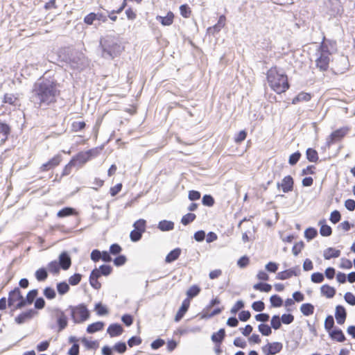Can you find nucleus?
<instances>
[{"label": "nucleus", "instance_id": "59", "mask_svg": "<svg viewBox=\"0 0 355 355\" xmlns=\"http://www.w3.org/2000/svg\"><path fill=\"white\" fill-rule=\"evenodd\" d=\"M252 308L255 311L261 312L264 310L265 304L262 301H256L252 303Z\"/></svg>", "mask_w": 355, "mask_h": 355}, {"label": "nucleus", "instance_id": "58", "mask_svg": "<svg viewBox=\"0 0 355 355\" xmlns=\"http://www.w3.org/2000/svg\"><path fill=\"white\" fill-rule=\"evenodd\" d=\"M121 250V247L117 243L112 244L110 247V253L112 255L119 254Z\"/></svg>", "mask_w": 355, "mask_h": 355}, {"label": "nucleus", "instance_id": "2", "mask_svg": "<svg viewBox=\"0 0 355 355\" xmlns=\"http://www.w3.org/2000/svg\"><path fill=\"white\" fill-rule=\"evenodd\" d=\"M267 80L271 89L277 94L285 92L289 88L288 77L282 69L270 68L267 72Z\"/></svg>", "mask_w": 355, "mask_h": 355}, {"label": "nucleus", "instance_id": "46", "mask_svg": "<svg viewBox=\"0 0 355 355\" xmlns=\"http://www.w3.org/2000/svg\"><path fill=\"white\" fill-rule=\"evenodd\" d=\"M334 326V320L332 315H328L324 321V328L329 333Z\"/></svg>", "mask_w": 355, "mask_h": 355}, {"label": "nucleus", "instance_id": "60", "mask_svg": "<svg viewBox=\"0 0 355 355\" xmlns=\"http://www.w3.org/2000/svg\"><path fill=\"white\" fill-rule=\"evenodd\" d=\"M180 14L184 17H189L191 14L190 8L187 4H183L180 7Z\"/></svg>", "mask_w": 355, "mask_h": 355}, {"label": "nucleus", "instance_id": "37", "mask_svg": "<svg viewBox=\"0 0 355 355\" xmlns=\"http://www.w3.org/2000/svg\"><path fill=\"white\" fill-rule=\"evenodd\" d=\"M69 290V286L65 282L57 284V291L61 295L66 294Z\"/></svg>", "mask_w": 355, "mask_h": 355}, {"label": "nucleus", "instance_id": "33", "mask_svg": "<svg viewBox=\"0 0 355 355\" xmlns=\"http://www.w3.org/2000/svg\"><path fill=\"white\" fill-rule=\"evenodd\" d=\"M35 275L37 281L43 282L47 278L48 272L46 268H41L36 270Z\"/></svg>", "mask_w": 355, "mask_h": 355}, {"label": "nucleus", "instance_id": "49", "mask_svg": "<svg viewBox=\"0 0 355 355\" xmlns=\"http://www.w3.org/2000/svg\"><path fill=\"white\" fill-rule=\"evenodd\" d=\"M113 349L120 354H123L127 350V346L125 343L119 342L114 345Z\"/></svg>", "mask_w": 355, "mask_h": 355}, {"label": "nucleus", "instance_id": "44", "mask_svg": "<svg viewBox=\"0 0 355 355\" xmlns=\"http://www.w3.org/2000/svg\"><path fill=\"white\" fill-rule=\"evenodd\" d=\"M196 216L194 214L189 213L182 216L181 223L184 225H187L190 223L193 222L196 219Z\"/></svg>", "mask_w": 355, "mask_h": 355}, {"label": "nucleus", "instance_id": "3", "mask_svg": "<svg viewBox=\"0 0 355 355\" xmlns=\"http://www.w3.org/2000/svg\"><path fill=\"white\" fill-rule=\"evenodd\" d=\"M100 47L101 49V56L105 59L110 60L119 55L123 49L117 40L112 35L101 38L100 40Z\"/></svg>", "mask_w": 355, "mask_h": 355}, {"label": "nucleus", "instance_id": "63", "mask_svg": "<svg viewBox=\"0 0 355 355\" xmlns=\"http://www.w3.org/2000/svg\"><path fill=\"white\" fill-rule=\"evenodd\" d=\"M72 130L74 132L82 130L85 127V123L84 121H74L72 123Z\"/></svg>", "mask_w": 355, "mask_h": 355}, {"label": "nucleus", "instance_id": "28", "mask_svg": "<svg viewBox=\"0 0 355 355\" xmlns=\"http://www.w3.org/2000/svg\"><path fill=\"white\" fill-rule=\"evenodd\" d=\"M104 327L103 322H96L88 325L87 332L89 334H94L96 331H101Z\"/></svg>", "mask_w": 355, "mask_h": 355}, {"label": "nucleus", "instance_id": "27", "mask_svg": "<svg viewBox=\"0 0 355 355\" xmlns=\"http://www.w3.org/2000/svg\"><path fill=\"white\" fill-rule=\"evenodd\" d=\"M225 336V331L224 329H220L211 336V340L218 344H220Z\"/></svg>", "mask_w": 355, "mask_h": 355}, {"label": "nucleus", "instance_id": "51", "mask_svg": "<svg viewBox=\"0 0 355 355\" xmlns=\"http://www.w3.org/2000/svg\"><path fill=\"white\" fill-rule=\"evenodd\" d=\"M202 202L205 206L211 207L214 204V199L211 195L206 194L202 197Z\"/></svg>", "mask_w": 355, "mask_h": 355}, {"label": "nucleus", "instance_id": "20", "mask_svg": "<svg viewBox=\"0 0 355 355\" xmlns=\"http://www.w3.org/2000/svg\"><path fill=\"white\" fill-rule=\"evenodd\" d=\"M10 128L6 123L0 122V144H3L8 139L10 135Z\"/></svg>", "mask_w": 355, "mask_h": 355}, {"label": "nucleus", "instance_id": "42", "mask_svg": "<svg viewBox=\"0 0 355 355\" xmlns=\"http://www.w3.org/2000/svg\"><path fill=\"white\" fill-rule=\"evenodd\" d=\"M259 331L263 336H270L272 333L271 327L266 324H261L258 326Z\"/></svg>", "mask_w": 355, "mask_h": 355}, {"label": "nucleus", "instance_id": "23", "mask_svg": "<svg viewBox=\"0 0 355 355\" xmlns=\"http://www.w3.org/2000/svg\"><path fill=\"white\" fill-rule=\"evenodd\" d=\"M340 255V250H336L334 248H328L324 251V258L329 260L331 258H336Z\"/></svg>", "mask_w": 355, "mask_h": 355}, {"label": "nucleus", "instance_id": "43", "mask_svg": "<svg viewBox=\"0 0 355 355\" xmlns=\"http://www.w3.org/2000/svg\"><path fill=\"white\" fill-rule=\"evenodd\" d=\"M143 233L144 232L140 230L134 229L133 230L131 231L130 234L131 241L133 242L139 241L141 239Z\"/></svg>", "mask_w": 355, "mask_h": 355}, {"label": "nucleus", "instance_id": "26", "mask_svg": "<svg viewBox=\"0 0 355 355\" xmlns=\"http://www.w3.org/2000/svg\"><path fill=\"white\" fill-rule=\"evenodd\" d=\"M320 233L322 236H329L332 233L331 227L325 223V220H320Z\"/></svg>", "mask_w": 355, "mask_h": 355}, {"label": "nucleus", "instance_id": "4", "mask_svg": "<svg viewBox=\"0 0 355 355\" xmlns=\"http://www.w3.org/2000/svg\"><path fill=\"white\" fill-rule=\"evenodd\" d=\"M315 60L316 67L320 71H326L329 69V62L331 60V55L326 44L322 42L315 53Z\"/></svg>", "mask_w": 355, "mask_h": 355}, {"label": "nucleus", "instance_id": "62", "mask_svg": "<svg viewBox=\"0 0 355 355\" xmlns=\"http://www.w3.org/2000/svg\"><path fill=\"white\" fill-rule=\"evenodd\" d=\"M98 270L102 275L107 276L111 273L112 268L110 265H102Z\"/></svg>", "mask_w": 355, "mask_h": 355}, {"label": "nucleus", "instance_id": "35", "mask_svg": "<svg viewBox=\"0 0 355 355\" xmlns=\"http://www.w3.org/2000/svg\"><path fill=\"white\" fill-rule=\"evenodd\" d=\"M47 268L51 273L55 275L59 273L61 268L57 261H52L48 264Z\"/></svg>", "mask_w": 355, "mask_h": 355}, {"label": "nucleus", "instance_id": "48", "mask_svg": "<svg viewBox=\"0 0 355 355\" xmlns=\"http://www.w3.org/2000/svg\"><path fill=\"white\" fill-rule=\"evenodd\" d=\"M146 222L144 219H139L135 222L133 227L135 229L144 232L146 230Z\"/></svg>", "mask_w": 355, "mask_h": 355}, {"label": "nucleus", "instance_id": "12", "mask_svg": "<svg viewBox=\"0 0 355 355\" xmlns=\"http://www.w3.org/2000/svg\"><path fill=\"white\" fill-rule=\"evenodd\" d=\"M23 300V296L19 288H15L9 292L8 298V306H13L16 302H21Z\"/></svg>", "mask_w": 355, "mask_h": 355}, {"label": "nucleus", "instance_id": "61", "mask_svg": "<svg viewBox=\"0 0 355 355\" xmlns=\"http://www.w3.org/2000/svg\"><path fill=\"white\" fill-rule=\"evenodd\" d=\"M344 299L349 304L352 306L355 305V296L350 292H347L344 295Z\"/></svg>", "mask_w": 355, "mask_h": 355}, {"label": "nucleus", "instance_id": "25", "mask_svg": "<svg viewBox=\"0 0 355 355\" xmlns=\"http://www.w3.org/2000/svg\"><path fill=\"white\" fill-rule=\"evenodd\" d=\"M321 293L327 298H332L336 294V289L327 284H324L320 288Z\"/></svg>", "mask_w": 355, "mask_h": 355}, {"label": "nucleus", "instance_id": "36", "mask_svg": "<svg viewBox=\"0 0 355 355\" xmlns=\"http://www.w3.org/2000/svg\"><path fill=\"white\" fill-rule=\"evenodd\" d=\"M253 288L262 292H269L272 289L271 285L266 283H257L253 286Z\"/></svg>", "mask_w": 355, "mask_h": 355}, {"label": "nucleus", "instance_id": "18", "mask_svg": "<svg viewBox=\"0 0 355 355\" xmlns=\"http://www.w3.org/2000/svg\"><path fill=\"white\" fill-rule=\"evenodd\" d=\"M190 305V302L189 299H185L179 309L178 311L177 312L175 316V321L179 322L184 315V314L187 313V311L189 309Z\"/></svg>", "mask_w": 355, "mask_h": 355}, {"label": "nucleus", "instance_id": "56", "mask_svg": "<svg viewBox=\"0 0 355 355\" xmlns=\"http://www.w3.org/2000/svg\"><path fill=\"white\" fill-rule=\"evenodd\" d=\"M340 218H341V215L338 211L334 210V211H332L331 213L329 220H331V222L332 223L336 224L337 223H338L340 221Z\"/></svg>", "mask_w": 355, "mask_h": 355}, {"label": "nucleus", "instance_id": "22", "mask_svg": "<svg viewBox=\"0 0 355 355\" xmlns=\"http://www.w3.org/2000/svg\"><path fill=\"white\" fill-rule=\"evenodd\" d=\"M174 15L172 12H168L165 17L157 16L156 19L163 26H170L173 21Z\"/></svg>", "mask_w": 355, "mask_h": 355}, {"label": "nucleus", "instance_id": "21", "mask_svg": "<svg viewBox=\"0 0 355 355\" xmlns=\"http://www.w3.org/2000/svg\"><path fill=\"white\" fill-rule=\"evenodd\" d=\"M329 334L331 339L336 340L338 342L342 343L346 339L343 331L340 329L331 330Z\"/></svg>", "mask_w": 355, "mask_h": 355}, {"label": "nucleus", "instance_id": "64", "mask_svg": "<svg viewBox=\"0 0 355 355\" xmlns=\"http://www.w3.org/2000/svg\"><path fill=\"white\" fill-rule=\"evenodd\" d=\"M95 309L97 312V314L99 315H104L108 313L107 308L103 306L101 303L96 304L95 306Z\"/></svg>", "mask_w": 355, "mask_h": 355}, {"label": "nucleus", "instance_id": "32", "mask_svg": "<svg viewBox=\"0 0 355 355\" xmlns=\"http://www.w3.org/2000/svg\"><path fill=\"white\" fill-rule=\"evenodd\" d=\"M306 158L309 162H316L318 160V152L313 148H308L306 150Z\"/></svg>", "mask_w": 355, "mask_h": 355}, {"label": "nucleus", "instance_id": "5", "mask_svg": "<svg viewBox=\"0 0 355 355\" xmlns=\"http://www.w3.org/2000/svg\"><path fill=\"white\" fill-rule=\"evenodd\" d=\"M71 316L75 323H81L89 318V311L84 304L78 306H69Z\"/></svg>", "mask_w": 355, "mask_h": 355}, {"label": "nucleus", "instance_id": "6", "mask_svg": "<svg viewBox=\"0 0 355 355\" xmlns=\"http://www.w3.org/2000/svg\"><path fill=\"white\" fill-rule=\"evenodd\" d=\"M50 311L52 319L56 320L58 331H63L68 325V318L64 312L58 307L52 308Z\"/></svg>", "mask_w": 355, "mask_h": 355}, {"label": "nucleus", "instance_id": "16", "mask_svg": "<svg viewBox=\"0 0 355 355\" xmlns=\"http://www.w3.org/2000/svg\"><path fill=\"white\" fill-rule=\"evenodd\" d=\"M58 262L60 268L64 270L69 269L71 265V257L67 252H63L60 254Z\"/></svg>", "mask_w": 355, "mask_h": 355}, {"label": "nucleus", "instance_id": "47", "mask_svg": "<svg viewBox=\"0 0 355 355\" xmlns=\"http://www.w3.org/2000/svg\"><path fill=\"white\" fill-rule=\"evenodd\" d=\"M82 343L87 349H96L98 347L97 341L89 340L86 338L82 339Z\"/></svg>", "mask_w": 355, "mask_h": 355}, {"label": "nucleus", "instance_id": "11", "mask_svg": "<svg viewBox=\"0 0 355 355\" xmlns=\"http://www.w3.org/2000/svg\"><path fill=\"white\" fill-rule=\"evenodd\" d=\"M293 179L291 175H287L283 178L282 182H277L278 189L282 188L284 193H288L293 189Z\"/></svg>", "mask_w": 355, "mask_h": 355}, {"label": "nucleus", "instance_id": "53", "mask_svg": "<svg viewBox=\"0 0 355 355\" xmlns=\"http://www.w3.org/2000/svg\"><path fill=\"white\" fill-rule=\"evenodd\" d=\"M142 340L139 336H132L128 340V345L130 347H132L136 345H139L141 343Z\"/></svg>", "mask_w": 355, "mask_h": 355}, {"label": "nucleus", "instance_id": "30", "mask_svg": "<svg viewBox=\"0 0 355 355\" xmlns=\"http://www.w3.org/2000/svg\"><path fill=\"white\" fill-rule=\"evenodd\" d=\"M311 94L309 93L301 92L296 96L292 101L293 104H296L298 102L305 101L307 102L311 99Z\"/></svg>", "mask_w": 355, "mask_h": 355}, {"label": "nucleus", "instance_id": "45", "mask_svg": "<svg viewBox=\"0 0 355 355\" xmlns=\"http://www.w3.org/2000/svg\"><path fill=\"white\" fill-rule=\"evenodd\" d=\"M43 294L48 300H53L56 296L55 290L51 287H46L44 289Z\"/></svg>", "mask_w": 355, "mask_h": 355}, {"label": "nucleus", "instance_id": "31", "mask_svg": "<svg viewBox=\"0 0 355 355\" xmlns=\"http://www.w3.org/2000/svg\"><path fill=\"white\" fill-rule=\"evenodd\" d=\"M158 228L162 231H169L174 228V223L169 220H162L158 224Z\"/></svg>", "mask_w": 355, "mask_h": 355}, {"label": "nucleus", "instance_id": "8", "mask_svg": "<svg viewBox=\"0 0 355 355\" xmlns=\"http://www.w3.org/2000/svg\"><path fill=\"white\" fill-rule=\"evenodd\" d=\"M96 150L90 149L87 151L80 152L74 156L71 160H73V164L76 166H82L89 161L92 157L95 156Z\"/></svg>", "mask_w": 355, "mask_h": 355}, {"label": "nucleus", "instance_id": "39", "mask_svg": "<svg viewBox=\"0 0 355 355\" xmlns=\"http://www.w3.org/2000/svg\"><path fill=\"white\" fill-rule=\"evenodd\" d=\"M270 301L271 305L274 307H280L282 306L283 300L282 299L277 295H273L270 297Z\"/></svg>", "mask_w": 355, "mask_h": 355}, {"label": "nucleus", "instance_id": "10", "mask_svg": "<svg viewBox=\"0 0 355 355\" xmlns=\"http://www.w3.org/2000/svg\"><path fill=\"white\" fill-rule=\"evenodd\" d=\"M37 289H33L27 293L26 298L23 297V300L17 302V304L15 306V309H20L24 307L26 304H31L34 302V300L37 296Z\"/></svg>", "mask_w": 355, "mask_h": 355}, {"label": "nucleus", "instance_id": "38", "mask_svg": "<svg viewBox=\"0 0 355 355\" xmlns=\"http://www.w3.org/2000/svg\"><path fill=\"white\" fill-rule=\"evenodd\" d=\"M75 210L71 207H65L62 209L58 212L57 216L60 218L66 217L73 214Z\"/></svg>", "mask_w": 355, "mask_h": 355}, {"label": "nucleus", "instance_id": "9", "mask_svg": "<svg viewBox=\"0 0 355 355\" xmlns=\"http://www.w3.org/2000/svg\"><path fill=\"white\" fill-rule=\"evenodd\" d=\"M283 345L279 342L268 343L262 347V351L266 355H275L282 349Z\"/></svg>", "mask_w": 355, "mask_h": 355}, {"label": "nucleus", "instance_id": "57", "mask_svg": "<svg viewBox=\"0 0 355 355\" xmlns=\"http://www.w3.org/2000/svg\"><path fill=\"white\" fill-rule=\"evenodd\" d=\"M281 321L283 324H289L294 321V316L292 314H283L281 318Z\"/></svg>", "mask_w": 355, "mask_h": 355}, {"label": "nucleus", "instance_id": "40", "mask_svg": "<svg viewBox=\"0 0 355 355\" xmlns=\"http://www.w3.org/2000/svg\"><path fill=\"white\" fill-rule=\"evenodd\" d=\"M270 324L271 328H273L275 330L279 329L282 325L280 317L277 315H273L271 318Z\"/></svg>", "mask_w": 355, "mask_h": 355}, {"label": "nucleus", "instance_id": "1", "mask_svg": "<svg viewBox=\"0 0 355 355\" xmlns=\"http://www.w3.org/2000/svg\"><path fill=\"white\" fill-rule=\"evenodd\" d=\"M59 96L60 90L56 80L42 77L34 84L30 101L35 107L39 108L55 103Z\"/></svg>", "mask_w": 355, "mask_h": 355}, {"label": "nucleus", "instance_id": "50", "mask_svg": "<svg viewBox=\"0 0 355 355\" xmlns=\"http://www.w3.org/2000/svg\"><path fill=\"white\" fill-rule=\"evenodd\" d=\"M324 275L321 272H314L311 275V279L313 283L319 284L324 281Z\"/></svg>", "mask_w": 355, "mask_h": 355}, {"label": "nucleus", "instance_id": "19", "mask_svg": "<svg viewBox=\"0 0 355 355\" xmlns=\"http://www.w3.org/2000/svg\"><path fill=\"white\" fill-rule=\"evenodd\" d=\"M123 331L122 326L118 323L111 324L107 329V332L110 337H116L120 336Z\"/></svg>", "mask_w": 355, "mask_h": 355}, {"label": "nucleus", "instance_id": "13", "mask_svg": "<svg viewBox=\"0 0 355 355\" xmlns=\"http://www.w3.org/2000/svg\"><path fill=\"white\" fill-rule=\"evenodd\" d=\"M62 161V157L60 155H56L53 158H51L47 162L43 164L40 166L41 171H49L55 166H58Z\"/></svg>", "mask_w": 355, "mask_h": 355}, {"label": "nucleus", "instance_id": "17", "mask_svg": "<svg viewBox=\"0 0 355 355\" xmlns=\"http://www.w3.org/2000/svg\"><path fill=\"white\" fill-rule=\"evenodd\" d=\"M347 317V312L345 307L342 305H337L335 311V318L339 324H343Z\"/></svg>", "mask_w": 355, "mask_h": 355}, {"label": "nucleus", "instance_id": "55", "mask_svg": "<svg viewBox=\"0 0 355 355\" xmlns=\"http://www.w3.org/2000/svg\"><path fill=\"white\" fill-rule=\"evenodd\" d=\"M17 98L12 94H6L4 96L3 102L10 105H15Z\"/></svg>", "mask_w": 355, "mask_h": 355}, {"label": "nucleus", "instance_id": "41", "mask_svg": "<svg viewBox=\"0 0 355 355\" xmlns=\"http://www.w3.org/2000/svg\"><path fill=\"white\" fill-rule=\"evenodd\" d=\"M317 234V230L313 227H309L304 232V236L309 241L314 239Z\"/></svg>", "mask_w": 355, "mask_h": 355}, {"label": "nucleus", "instance_id": "29", "mask_svg": "<svg viewBox=\"0 0 355 355\" xmlns=\"http://www.w3.org/2000/svg\"><path fill=\"white\" fill-rule=\"evenodd\" d=\"M300 311L306 316L312 315L314 311V306L310 303L302 304L300 306Z\"/></svg>", "mask_w": 355, "mask_h": 355}, {"label": "nucleus", "instance_id": "14", "mask_svg": "<svg viewBox=\"0 0 355 355\" xmlns=\"http://www.w3.org/2000/svg\"><path fill=\"white\" fill-rule=\"evenodd\" d=\"M36 313L37 311L34 309H29L26 311L22 312L17 317H16L15 322L19 324H23L26 320L31 319Z\"/></svg>", "mask_w": 355, "mask_h": 355}, {"label": "nucleus", "instance_id": "24", "mask_svg": "<svg viewBox=\"0 0 355 355\" xmlns=\"http://www.w3.org/2000/svg\"><path fill=\"white\" fill-rule=\"evenodd\" d=\"M181 254V249L179 248L171 250L166 257L165 261L166 263H172L177 260Z\"/></svg>", "mask_w": 355, "mask_h": 355}, {"label": "nucleus", "instance_id": "34", "mask_svg": "<svg viewBox=\"0 0 355 355\" xmlns=\"http://www.w3.org/2000/svg\"><path fill=\"white\" fill-rule=\"evenodd\" d=\"M200 292V288L197 285H193L187 291V295L189 298L192 299L197 296Z\"/></svg>", "mask_w": 355, "mask_h": 355}, {"label": "nucleus", "instance_id": "52", "mask_svg": "<svg viewBox=\"0 0 355 355\" xmlns=\"http://www.w3.org/2000/svg\"><path fill=\"white\" fill-rule=\"evenodd\" d=\"M82 275L79 273H76L69 278V283L72 286L78 284L81 280Z\"/></svg>", "mask_w": 355, "mask_h": 355}, {"label": "nucleus", "instance_id": "7", "mask_svg": "<svg viewBox=\"0 0 355 355\" xmlns=\"http://www.w3.org/2000/svg\"><path fill=\"white\" fill-rule=\"evenodd\" d=\"M325 5L327 8V13L330 17H336L343 12V8L339 0H327Z\"/></svg>", "mask_w": 355, "mask_h": 355}, {"label": "nucleus", "instance_id": "54", "mask_svg": "<svg viewBox=\"0 0 355 355\" xmlns=\"http://www.w3.org/2000/svg\"><path fill=\"white\" fill-rule=\"evenodd\" d=\"M300 157L301 154L298 151L291 154L289 157L288 163L292 166L296 164L299 161Z\"/></svg>", "mask_w": 355, "mask_h": 355}, {"label": "nucleus", "instance_id": "15", "mask_svg": "<svg viewBox=\"0 0 355 355\" xmlns=\"http://www.w3.org/2000/svg\"><path fill=\"white\" fill-rule=\"evenodd\" d=\"M349 128L347 127H343L341 128H339L335 131H334L330 135V141L331 143L336 142L337 141L340 140L342 138H343L348 132Z\"/></svg>", "mask_w": 355, "mask_h": 355}]
</instances>
